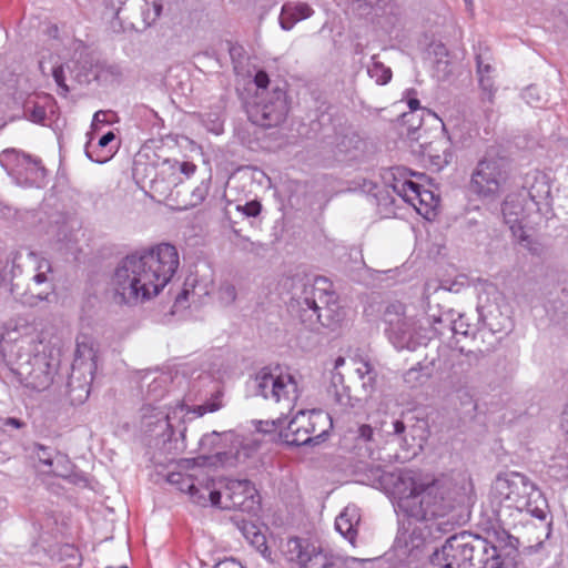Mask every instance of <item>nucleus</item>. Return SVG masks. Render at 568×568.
<instances>
[{
	"label": "nucleus",
	"mask_w": 568,
	"mask_h": 568,
	"mask_svg": "<svg viewBox=\"0 0 568 568\" xmlns=\"http://www.w3.org/2000/svg\"><path fill=\"white\" fill-rule=\"evenodd\" d=\"M254 390L256 395L276 405L280 413L275 419L261 420L257 428L260 432L280 429V437L291 446H316L326 439L332 428V419L321 409H300L287 426L282 427L301 395L297 376L290 368L278 365L263 367L255 375Z\"/></svg>",
	"instance_id": "f257e3e1"
},
{
	"label": "nucleus",
	"mask_w": 568,
	"mask_h": 568,
	"mask_svg": "<svg viewBox=\"0 0 568 568\" xmlns=\"http://www.w3.org/2000/svg\"><path fill=\"white\" fill-rule=\"evenodd\" d=\"M381 487L396 500L399 511L418 520L429 521L448 517L445 524L457 520L455 511L460 501L445 478L413 469L383 471Z\"/></svg>",
	"instance_id": "f03ea898"
},
{
	"label": "nucleus",
	"mask_w": 568,
	"mask_h": 568,
	"mask_svg": "<svg viewBox=\"0 0 568 568\" xmlns=\"http://www.w3.org/2000/svg\"><path fill=\"white\" fill-rule=\"evenodd\" d=\"M180 265L176 247L161 243L142 254H131L116 266L111 285L118 303L149 301L170 283Z\"/></svg>",
	"instance_id": "7ed1b4c3"
},
{
	"label": "nucleus",
	"mask_w": 568,
	"mask_h": 568,
	"mask_svg": "<svg viewBox=\"0 0 568 568\" xmlns=\"http://www.w3.org/2000/svg\"><path fill=\"white\" fill-rule=\"evenodd\" d=\"M490 503L504 526H516L524 511L545 520L548 503L540 489L526 475L509 471L499 474L491 486Z\"/></svg>",
	"instance_id": "20e7f679"
},
{
	"label": "nucleus",
	"mask_w": 568,
	"mask_h": 568,
	"mask_svg": "<svg viewBox=\"0 0 568 568\" xmlns=\"http://www.w3.org/2000/svg\"><path fill=\"white\" fill-rule=\"evenodd\" d=\"M40 346L32 337L2 336L0 356L4 365L3 377L36 390L45 389L52 382V372L45 354L39 351Z\"/></svg>",
	"instance_id": "39448f33"
},
{
	"label": "nucleus",
	"mask_w": 568,
	"mask_h": 568,
	"mask_svg": "<svg viewBox=\"0 0 568 568\" xmlns=\"http://www.w3.org/2000/svg\"><path fill=\"white\" fill-rule=\"evenodd\" d=\"M301 322L311 331L320 327L335 329L343 320L331 284L325 278H316L303 286L302 294L292 302Z\"/></svg>",
	"instance_id": "423d86ee"
},
{
	"label": "nucleus",
	"mask_w": 568,
	"mask_h": 568,
	"mask_svg": "<svg viewBox=\"0 0 568 568\" xmlns=\"http://www.w3.org/2000/svg\"><path fill=\"white\" fill-rule=\"evenodd\" d=\"M385 332L389 342L397 349L415 351L420 345H426L432 338L433 326H427L413 316L406 315L404 304L395 302L389 304L384 312Z\"/></svg>",
	"instance_id": "0eeeda50"
},
{
	"label": "nucleus",
	"mask_w": 568,
	"mask_h": 568,
	"mask_svg": "<svg viewBox=\"0 0 568 568\" xmlns=\"http://www.w3.org/2000/svg\"><path fill=\"white\" fill-rule=\"evenodd\" d=\"M345 375L362 382L365 390H373L376 382V371L368 359L361 356L348 358L337 357L332 371L331 387L336 403L347 406L351 402L349 388L345 385Z\"/></svg>",
	"instance_id": "6e6552de"
},
{
	"label": "nucleus",
	"mask_w": 568,
	"mask_h": 568,
	"mask_svg": "<svg viewBox=\"0 0 568 568\" xmlns=\"http://www.w3.org/2000/svg\"><path fill=\"white\" fill-rule=\"evenodd\" d=\"M97 347L92 337L81 334L77 337L74 359L68 386L71 392L80 390V397L87 398L97 372Z\"/></svg>",
	"instance_id": "1a4fd4ad"
},
{
	"label": "nucleus",
	"mask_w": 568,
	"mask_h": 568,
	"mask_svg": "<svg viewBox=\"0 0 568 568\" xmlns=\"http://www.w3.org/2000/svg\"><path fill=\"white\" fill-rule=\"evenodd\" d=\"M0 164L19 185L41 187L47 170L40 159L16 149L0 153Z\"/></svg>",
	"instance_id": "9d476101"
},
{
	"label": "nucleus",
	"mask_w": 568,
	"mask_h": 568,
	"mask_svg": "<svg viewBox=\"0 0 568 568\" xmlns=\"http://www.w3.org/2000/svg\"><path fill=\"white\" fill-rule=\"evenodd\" d=\"M288 113L286 92L281 88L256 93L255 100L247 105V115L252 123L262 128L281 124Z\"/></svg>",
	"instance_id": "9b49d317"
},
{
	"label": "nucleus",
	"mask_w": 568,
	"mask_h": 568,
	"mask_svg": "<svg viewBox=\"0 0 568 568\" xmlns=\"http://www.w3.org/2000/svg\"><path fill=\"white\" fill-rule=\"evenodd\" d=\"M282 552L288 561L296 562L300 568H339L341 566L337 555L297 537L288 538L282 545Z\"/></svg>",
	"instance_id": "f8f14e48"
},
{
	"label": "nucleus",
	"mask_w": 568,
	"mask_h": 568,
	"mask_svg": "<svg viewBox=\"0 0 568 568\" xmlns=\"http://www.w3.org/2000/svg\"><path fill=\"white\" fill-rule=\"evenodd\" d=\"M506 308L503 294L493 283L485 282L479 294L477 311L480 320L493 333L507 332L511 320Z\"/></svg>",
	"instance_id": "ddd939ff"
},
{
	"label": "nucleus",
	"mask_w": 568,
	"mask_h": 568,
	"mask_svg": "<svg viewBox=\"0 0 568 568\" xmlns=\"http://www.w3.org/2000/svg\"><path fill=\"white\" fill-rule=\"evenodd\" d=\"M508 180L505 163L499 159L479 161L471 174L470 187L483 197L497 196Z\"/></svg>",
	"instance_id": "4468645a"
},
{
	"label": "nucleus",
	"mask_w": 568,
	"mask_h": 568,
	"mask_svg": "<svg viewBox=\"0 0 568 568\" xmlns=\"http://www.w3.org/2000/svg\"><path fill=\"white\" fill-rule=\"evenodd\" d=\"M539 210V203L528 190L520 189L508 194L503 203V216L513 235H517L519 227L527 226L528 217Z\"/></svg>",
	"instance_id": "2eb2a0df"
},
{
	"label": "nucleus",
	"mask_w": 568,
	"mask_h": 568,
	"mask_svg": "<svg viewBox=\"0 0 568 568\" xmlns=\"http://www.w3.org/2000/svg\"><path fill=\"white\" fill-rule=\"evenodd\" d=\"M33 456L38 460L39 471L67 479L72 484L83 480L82 476L74 473V465L70 458L52 447L36 444Z\"/></svg>",
	"instance_id": "dca6fc26"
},
{
	"label": "nucleus",
	"mask_w": 568,
	"mask_h": 568,
	"mask_svg": "<svg viewBox=\"0 0 568 568\" xmlns=\"http://www.w3.org/2000/svg\"><path fill=\"white\" fill-rule=\"evenodd\" d=\"M393 191L406 203L412 205L420 215L430 219L438 205V197L432 191L422 190L420 185L408 180L394 175Z\"/></svg>",
	"instance_id": "f3484780"
},
{
	"label": "nucleus",
	"mask_w": 568,
	"mask_h": 568,
	"mask_svg": "<svg viewBox=\"0 0 568 568\" xmlns=\"http://www.w3.org/2000/svg\"><path fill=\"white\" fill-rule=\"evenodd\" d=\"M142 410L141 426L144 432L154 436H163L165 443L171 440L174 434V422L185 415V405H178L170 413L151 406H145Z\"/></svg>",
	"instance_id": "a211bd4d"
},
{
	"label": "nucleus",
	"mask_w": 568,
	"mask_h": 568,
	"mask_svg": "<svg viewBox=\"0 0 568 568\" xmlns=\"http://www.w3.org/2000/svg\"><path fill=\"white\" fill-rule=\"evenodd\" d=\"M224 508L239 509L245 513L258 508L260 497L255 486L247 479H231L224 488Z\"/></svg>",
	"instance_id": "6ab92c4d"
},
{
	"label": "nucleus",
	"mask_w": 568,
	"mask_h": 568,
	"mask_svg": "<svg viewBox=\"0 0 568 568\" xmlns=\"http://www.w3.org/2000/svg\"><path fill=\"white\" fill-rule=\"evenodd\" d=\"M425 323L433 326L434 335H445L446 331H449L454 335L470 337L477 331L476 324L470 323L465 314L456 313L453 310L439 315H429L425 318Z\"/></svg>",
	"instance_id": "aec40b11"
},
{
	"label": "nucleus",
	"mask_w": 568,
	"mask_h": 568,
	"mask_svg": "<svg viewBox=\"0 0 568 568\" xmlns=\"http://www.w3.org/2000/svg\"><path fill=\"white\" fill-rule=\"evenodd\" d=\"M465 545V531L449 537L443 547L433 554V565L439 568H470L464 556Z\"/></svg>",
	"instance_id": "412c9836"
},
{
	"label": "nucleus",
	"mask_w": 568,
	"mask_h": 568,
	"mask_svg": "<svg viewBox=\"0 0 568 568\" xmlns=\"http://www.w3.org/2000/svg\"><path fill=\"white\" fill-rule=\"evenodd\" d=\"M353 439L355 442V449L359 457H368L372 459L381 460V448L384 445L382 437L378 436L376 426L373 423L361 424L353 432Z\"/></svg>",
	"instance_id": "4be33fe9"
},
{
	"label": "nucleus",
	"mask_w": 568,
	"mask_h": 568,
	"mask_svg": "<svg viewBox=\"0 0 568 568\" xmlns=\"http://www.w3.org/2000/svg\"><path fill=\"white\" fill-rule=\"evenodd\" d=\"M234 438V433L224 432L217 433L212 432L210 434H205L200 440V448L205 454H213L211 459V464L216 465H232L233 456L230 452L225 450L226 443L232 442Z\"/></svg>",
	"instance_id": "5701e85b"
},
{
	"label": "nucleus",
	"mask_w": 568,
	"mask_h": 568,
	"mask_svg": "<svg viewBox=\"0 0 568 568\" xmlns=\"http://www.w3.org/2000/svg\"><path fill=\"white\" fill-rule=\"evenodd\" d=\"M373 422L378 432V436L382 437L384 444L397 442L407 450L409 443L406 436V426L402 419L384 414L381 418Z\"/></svg>",
	"instance_id": "b1692460"
},
{
	"label": "nucleus",
	"mask_w": 568,
	"mask_h": 568,
	"mask_svg": "<svg viewBox=\"0 0 568 568\" xmlns=\"http://www.w3.org/2000/svg\"><path fill=\"white\" fill-rule=\"evenodd\" d=\"M28 291L20 296V301L29 306H34L39 302L45 301L53 292L52 274H30Z\"/></svg>",
	"instance_id": "393cba45"
},
{
	"label": "nucleus",
	"mask_w": 568,
	"mask_h": 568,
	"mask_svg": "<svg viewBox=\"0 0 568 568\" xmlns=\"http://www.w3.org/2000/svg\"><path fill=\"white\" fill-rule=\"evenodd\" d=\"M314 12V9L306 2L287 1L281 8L278 23L283 30L290 31L300 21L311 18Z\"/></svg>",
	"instance_id": "a878e982"
},
{
	"label": "nucleus",
	"mask_w": 568,
	"mask_h": 568,
	"mask_svg": "<svg viewBox=\"0 0 568 568\" xmlns=\"http://www.w3.org/2000/svg\"><path fill=\"white\" fill-rule=\"evenodd\" d=\"M359 523V508L356 507L355 505H348L336 517L335 528L344 538H346L354 546Z\"/></svg>",
	"instance_id": "bb28decb"
},
{
	"label": "nucleus",
	"mask_w": 568,
	"mask_h": 568,
	"mask_svg": "<svg viewBox=\"0 0 568 568\" xmlns=\"http://www.w3.org/2000/svg\"><path fill=\"white\" fill-rule=\"evenodd\" d=\"M500 523L499 526L493 527L487 531V541L491 546H497V552L501 556H510L518 548L519 540L514 537L508 529Z\"/></svg>",
	"instance_id": "cd10ccee"
},
{
	"label": "nucleus",
	"mask_w": 568,
	"mask_h": 568,
	"mask_svg": "<svg viewBox=\"0 0 568 568\" xmlns=\"http://www.w3.org/2000/svg\"><path fill=\"white\" fill-rule=\"evenodd\" d=\"M424 153L428 155L432 164L436 168V170H442L453 160L449 142L445 139H438L430 142L425 148Z\"/></svg>",
	"instance_id": "c85d7f7f"
},
{
	"label": "nucleus",
	"mask_w": 568,
	"mask_h": 568,
	"mask_svg": "<svg viewBox=\"0 0 568 568\" xmlns=\"http://www.w3.org/2000/svg\"><path fill=\"white\" fill-rule=\"evenodd\" d=\"M26 265V276H30V274H52V264L51 262L43 257L42 255L28 251L26 253L24 258Z\"/></svg>",
	"instance_id": "c756f323"
},
{
	"label": "nucleus",
	"mask_w": 568,
	"mask_h": 568,
	"mask_svg": "<svg viewBox=\"0 0 568 568\" xmlns=\"http://www.w3.org/2000/svg\"><path fill=\"white\" fill-rule=\"evenodd\" d=\"M465 549L464 556L469 564L470 568L474 567L471 564V558L474 554H477L478 556L486 551V549L489 548V541L487 539H484L477 535H473L468 531H465Z\"/></svg>",
	"instance_id": "7c9ffc66"
},
{
	"label": "nucleus",
	"mask_w": 568,
	"mask_h": 568,
	"mask_svg": "<svg viewBox=\"0 0 568 568\" xmlns=\"http://www.w3.org/2000/svg\"><path fill=\"white\" fill-rule=\"evenodd\" d=\"M195 476V474L171 473L168 476V481L175 485L181 491L189 493L192 497H195L200 491Z\"/></svg>",
	"instance_id": "2f4dec72"
},
{
	"label": "nucleus",
	"mask_w": 568,
	"mask_h": 568,
	"mask_svg": "<svg viewBox=\"0 0 568 568\" xmlns=\"http://www.w3.org/2000/svg\"><path fill=\"white\" fill-rule=\"evenodd\" d=\"M222 397H223V393L219 390V392L214 393L212 395V397L210 399H207L202 405L195 406L193 408H189L185 406V414L192 413L196 417H201V416L205 415L206 413L217 412L219 409H221L223 407Z\"/></svg>",
	"instance_id": "473e14b6"
},
{
	"label": "nucleus",
	"mask_w": 568,
	"mask_h": 568,
	"mask_svg": "<svg viewBox=\"0 0 568 568\" xmlns=\"http://www.w3.org/2000/svg\"><path fill=\"white\" fill-rule=\"evenodd\" d=\"M367 73L378 84H386L392 79V70L378 61L376 55L372 57V62L367 65Z\"/></svg>",
	"instance_id": "72a5a7b5"
},
{
	"label": "nucleus",
	"mask_w": 568,
	"mask_h": 568,
	"mask_svg": "<svg viewBox=\"0 0 568 568\" xmlns=\"http://www.w3.org/2000/svg\"><path fill=\"white\" fill-rule=\"evenodd\" d=\"M24 115L34 123H42L47 116L45 108L30 99L24 104Z\"/></svg>",
	"instance_id": "f704fd0d"
},
{
	"label": "nucleus",
	"mask_w": 568,
	"mask_h": 568,
	"mask_svg": "<svg viewBox=\"0 0 568 568\" xmlns=\"http://www.w3.org/2000/svg\"><path fill=\"white\" fill-rule=\"evenodd\" d=\"M429 378V373L423 367H412L404 375L405 383L414 388L423 385Z\"/></svg>",
	"instance_id": "c9c22d12"
},
{
	"label": "nucleus",
	"mask_w": 568,
	"mask_h": 568,
	"mask_svg": "<svg viewBox=\"0 0 568 568\" xmlns=\"http://www.w3.org/2000/svg\"><path fill=\"white\" fill-rule=\"evenodd\" d=\"M549 470L554 477L560 480L568 479V456H556L552 464L549 466Z\"/></svg>",
	"instance_id": "e433bc0d"
},
{
	"label": "nucleus",
	"mask_w": 568,
	"mask_h": 568,
	"mask_svg": "<svg viewBox=\"0 0 568 568\" xmlns=\"http://www.w3.org/2000/svg\"><path fill=\"white\" fill-rule=\"evenodd\" d=\"M402 120L403 124L407 125L406 135L412 140H418L419 136H415V134L419 131L422 126V115L414 113H404Z\"/></svg>",
	"instance_id": "4c0bfd02"
},
{
	"label": "nucleus",
	"mask_w": 568,
	"mask_h": 568,
	"mask_svg": "<svg viewBox=\"0 0 568 568\" xmlns=\"http://www.w3.org/2000/svg\"><path fill=\"white\" fill-rule=\"evenodd\" d=\"M518 241L523 244L525 248H527L534 255H541L544 252V247L528 235H526L525 229L517 232V235H514Z\"/></svg>",
	"instance_id": "58836bf2"
},
{
	"label": "nucleus",
	"mask_w": 568,
	"mask_h": 568,
	"mask_svg": "<svg viewBox=\"0 0 568 568\" xmlns=\"http://www.w3.org/2000/svg\"><path fill=\"white\" fill-rule=\"evenodd\" d=\"M219 300L224 305H231L236 300V288L231 283H223L217 291Z\"/></svg>",
	"instance_id": "ea45409f"
},
{
	"label": "nucleus",
	"mask_w": 568,
	"mask_h": 568,
	"mask_svg": "<svg viewBox=\"0 0 568 568\" xmlns=\"http://www.w3.org/2000/svg\"><path fill=\"white\" fill-rule=\"evenodd\" d=\"M162 12V4L153 1L152 8H148L142 12L143 16V28L151 27L160 17Z\"/></svg>",
	"instance_id": "a19ab883"
},
{
	"label": "nucleus",
	"mask_w": 568,
	"mask_h": 568,
	"mask_svg": "<svg viewBox=\"0 0 568 568\" xmlns=\"http://www.w3.org/2000/svg\"><path fill=\"white\" fill-rule=\"evenodd\" d=\"M479 79V85L483 91V94L486 97V99L489 102H493V98L495 94V85H494V79L491 75H478Z\"/></svg>",
	"instance_id": "79ce46f5"
},
{
	"label": "nucleus",
	"mask_w": 568,
	"mask_h": 568,
	"mask_svg": "<svg viewBox=\"0 0 568 568\" xmlns=\"http://www.w3.org/2000/svg\"><path fill=\"white\" fill-rule=\"evenodd\" d=\"M50 234L52 235V240L57 243H61L68 241L69 239V229L65 224L53 225L51 226Z\"/></svg>",
	"instance_id": "37998d69"
},
{
	"label": "nucleus",
	"mask_w": 568,
	"mask_h": 568,
	"mask_svg": "<svg viewBox=\"0 0 568 568\" xmlns=\"http://www.w3.org/2000/svg\"><path fill=\"white\" fill-rule=\"evenodd\" d=\"M262 205L258 201H251L244 205H239L237 210L243 212L246 216L255 217L260 214Z\"/></svg>",
	"instance_id": "c03bdc74"
},
{
	"label": "nucleus",
	"mask_w": 568,
	"mask_h": 568,
	"mask_svg": "<svg viewBox=\"0 0 568 568\" xmlns=\"http://www.w3.org/2000/svg\"><path fill=\"white\" fill-rule=\"evenodd\" d=\"M209 184L202 182L192 192V205L201 203L207 195Z\"/></svg>",
	"instance_id": "a18cd8bd"
},
{
	"label": "nucleus",
	"mask_w": 568,
	"mask_h": 568,
	"mask_svg": "<svg viewBox=\"0 0 568 568\" xmlns=\"http://www.w3.org/2000/svg\"><path fill=\"white\" fill-rule=\"evenodd\" d=\"M251 542L257 546L264 558L270 555L268 548L265 544V537L261 532L254 531Z\"/></svg>",
	"instance_id": "49530a36"
},
{
	"label": "nucleus",
	"mask_w": 568,
	"mask_h": 568,
	"mask_svg": "<svg viewBox=\"0 0 568 568\" xmlns=\"http://www.w3.org/2000/svg\"><path fill=\"white\" fill-rule=\"evenodd\" d=\"M442 285L438 283L437 280H428L424 285L423 296L425 300H429V297L439 291Z\"/></svg>",
	"instance_id": "de8ad7c7"
},
{
	"label": "nucleus",
	"mask_w": 568,
	"mask_h": 568,
	"mask_svg": "<svg viewBox=\"0 0 568 568\" xmlns=\"http://www.w3.org/2000/svg\"><path fill=\"white\" fill-rule=\"evenodd\" d=\"M52 75L55 81V83L67 93L69 91L68 87L65 85V78L63 72V67H57L52 70Z\"/></svg>",
	"instance_id": "09e8293b"
},
{
	"label": "nucleus",
	"mask_w": 568,
	"mask_h": 568,
	"mask_svg": "<svg viewBox=\"0 0 568 568\" xmlns=\"http://www.w3.org/2000/svg\"><path fill=\"white\" fill-rule=\"evenodd\" d=\"M494 68L490 63L485 62L481 55L477 57V74L478 75H491Z\"/></svg>",
	"instance_id": "8fccbe9b"
},
{
	"label": "nucleus",
	"mask_w": 568,
	"mask_h": 568,
	"mask_svg": "<svg viewBox=\"0 0 568 568\" xmlns=\"http://www.w3.org/2000/svg\"><path fill=\"white\" fill-rule=\"evenodd\" d=\"M148 393L151 395L154 393V398L159 397L163 393V378H154L149 385Z\"/></svg>",
	"instance_id": "3c124183"
},
{
	"label": "nucleus",
	"mask_w": 568,
	"mask_h": 568,
	"mask_svg": "<svg viewBox=\"0 0 568 568\" xmlns=\"http://www.w3.org/2000/svg\"><path fill=\"white\" fill-rule=\"evenodd\" d=\"M176 165L178 170L186 178L192 176L196 170V165L192 162H178Z\"/></svg>",
	"instance_id": "603ef678"
},
{
	"label": "nucleus",
	"mask_w": 568,
	"mask_h": 568,
	"mask_svg": "<svg viewBox=\"0 0 568 568\" xmlns=\"http://www.w3.org/2000/svg\"><path fill=\"white\" fill-rule=\"evenodd\" d=\"M254 82L258 89L265 91L270 82L267 73L265 71H258L254 77Z\"/></svg>",
	"instance_id": "864d4df0"
},
{
	"label": "nucleus",
	"mask_w": 568,
	"mask_h": 568,
	"mask_svg": "<svg viewBox=\"0 0 568 568\" xmlns=\"http://www.w3.org/2000/svg\"><path fill=\"white\" fill-rule=\"evenodd\" d=\"M214 568H244L240 561L234 558H225L214 565Z\"/></svg>",
	"instance_id": "5fc2aeb1"
},
{
	"label": "nucleus",
	"mask_w": 568,
	"mask_h": 568,
	"mask_svg": "<svg viewBox=\"0 0 568 568\" xmlns=\"http://www.w3.org/2000/svg\"><path fill=\"white\" fill-rule=\"evenodd\" d=\"M392 0H361V2L365 3L366 6L379 10H384L388 7Z\"/></svg>",
	"instance_id": "6e6d98bb"
},
{
	"label": "nucleus",
	"mask_w": 568,
	"mask_h": 568,
	"mask_svg": "<svg viewBox=\"0 0 568 568\" xmlns=\"http://www.w3.org/2000/svg\"><path fill=\"white\" fill-rule=\"evenodd\" d=\"M407 104H408V108H409V112H408V113H414V114H416V112H417V111H419V112H422V113L427 112L425 109H423V108L420 106L419 100H418V99H416V98H412V99H409V100H408V102H407Z\"/></svg>",
	"instance_id": "4d7b16f0"
},
{
	"label": "nucleus",
	"mask_w": 568,
	"mask_h": 568,
	"mask_svg": "<svg viewBox=\"0 0 568 568\" xmlns=\"http://www.w3.org/2000/svg\"><path fill=\"white\" fill-rule=\"evenodd\" d=\"M560 427L568 437V404L565 406L560 416Z\"/></svg>",
	"instance_id": "13d9d810"
},
{
	"label": "nucleus",
	"mask_w": 568,
	"mask_h": 568,
	"mask_svg": "<svg viewBox=\"0 0 568 568\" xmlns=\"http://www.w3.org/2000/svg\"><path fill=\"white\" fill-rule=\"evenodd\" d=\"M114 139V133L110 131L100 138L98 145L103 149L108 146Z\"/></svg>",
	"instance_id": "bf43d9fd"
},
{
	"label": "nucleus",
	"mask_w": 568,
	"mask_h": 568,
	"mask_svg": "<svg viewBox=\"0 0 568 568\" xmlns=\"http://www.w3.org/2000/svg\"><path fill=\"white\" fill-rule=\"evenodd\" d=\"M209 497L213 505H215V506L220 505L221 499L224 497V490L223 491L211 490V491H209Z\"/></svg>",
	"instance_id": "052dcab7"
},
{
	"label": "nucleus",
	"mask_w": 568,
	"mask_h": 568,
	"mask_svg": "<svg viewBox=\"0 0 568 568\" xmlns=\"http://www.w3.org/2000/svg\"><path fill=\"white\" fill-rule=\"evenodd\" d=\"M3 425L12 426L14 428H20L23 426V423L18 418L9 417L3 420Z\"/></svg>",
	"instance_id": "680f3d73"
},
{
	"label": "nucleus",
	"mask_w": 568,
	"mask_h": 568,
	"mask_svg": "<svg viewBox=\"0 0 568 568\" xmlns=\"http://www.w3.org/2000/svg\"><path fill=\"white\" fill-rule=\"evenodd\" d=\"M189 290L184 288L175 298V305H182L189 298Z\"/></svg>",
	"instance_id": "e2e57ef3"
},
{
	"label": "nucleus",
	"mask_w": 568,
	"mask_h": 568,
	"mask_svg": "<svg viewBox=\"0 0 568 568\" xmlns=\"http://www.w3.org/2000/svg\"><path fill=\"white\" fill-rule=\"evenodd\" d=\"M125 3V0H110L109 6H111L115 10V14H119V10L122 4Z\"/></svg>",
	"instance_id": "0e129e2a"
},
{
	"label": "nucleus",
	"mask_w": 568,
	"mask_h": 568,
	"mask_svg": "<svg viewBox=\"0 0 568 568\" xmlns=\"http://www.w3.org/2000/svg\"><path fill=\"white\" fill-rule=\"evenodd\" d=\"M534 91H535V88L530 87V88H527V89L525 90V92H524V98L526 99V101H527L528 103H531V102H532L531 98H534V94H532V93H534Z\"/></svg>",
	"instance_id": "69168bd1"
},
{
	"label": "nucleus",
	"mask_w": 568,
	"mask_h": 568,
	"mask_svg": "<svg viewBox=\"0 0 568 568\" xmlns=\"http://www.w3.org/2000/svg\"><path fill=\"white\" fill-rule=\"evenodd\" d=\"M87 155H88L91 160H93V161H95V162H98V163H103V162H105L106 160H109V158H110V154H106V155H103V156H97V158L94 159V158L91 155V153H90L89 151H87Z\"/></svg>",
	"instance_id": "338daca9"
},
{
	"label": "nucleus",
	"mask_w": 568,
	"mask_h": 568,
	"mask_svg": "<svg viewBox=\"0 0 568 568\" xmlns=\"http://www.w3.org/2000/svg\"><path fill=\"white\" fill-rule=\"evenodd\" d=\"M101 116H105V113L103 111H98L95 114H94V118L93 120L97 121V122H102L103 119H101Z\"/></svg>",
	"instance_id": "774afa93"
}]
</instances>
